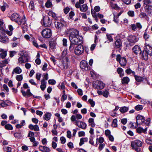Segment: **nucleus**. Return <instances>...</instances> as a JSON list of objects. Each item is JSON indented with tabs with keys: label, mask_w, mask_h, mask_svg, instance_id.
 <instances>
[{
	"label": "nucleus",
	"mask_w": 152,
	"mask_h": 152,
	"mask_svg": "<svg viewBox=\"0 0 152 152\" xmlns=\"http://www.w3.org/2000/svg\"><path fill=\"white\" fill-rule=\"evenodd\" d=\"M66 34H69V40L70 42L69 50L73 51L75 45L81 44L83 42V37L79 34V31L72 28L67 29L65 31Z\"/></svg>",
	"instance_id": "nucleus-1"
},
{
	"label": "nucleus",
	"mask_w": 152,
	"mask_h": 152,
	"mask_svg": "<svg viewBox=\"0 0 152 152\" xmlns=\"http://www.w3.org/2000/svg\"><path fill=\"white\" fill-rule=\"evenodd\" d=\"M10 18L12 21L15 22L18 24L22 25L23 33L28 31V26L26 23V19L25 18L21 20L20 15L18 14L15 13L11 15Z\"/></svg>",
	"instance_id": "nucleus-2"
},
{
	"label": "nucleus",
	"mask_w": 152,
	"mask_h": 152,
	"mask_svg": "<svg viewBox=\"0 0 152 152\" xmlns=\"http://www.w3.org/2000/svg\"><path fill=\"white\" fill-rule=\"evenodd\" d=\"M142 143L140 140L137 139L131 142V146L133 150L137 152L141 151L140 147L142 146Z\"/></svg>",
	"instance_id": "nucleus-3"
},
{
	"label": "nucleus",
	"mask_w": 152,
	"mask_h": 152,
	"mask_svg": "<svg viewBox=\"0 0 152 152\" xmlns=\"http://www.w3.org/2000/svg\"><path fill=\"white\" fill-rule=\"evenodd\" d=\"M139 40V38L134 35H130L127 38L129 45L132 46L134 45Z\"/></svg>",
	"instance_id": "nucleus-4"
},
{
	"label": "nucleus",
	"mask_w": 152,
	"mask_h": 152,
	"mask_svg": "<svg viewBox=\"0 0 152 152\" xmlns=\"http://www.w3.org/2000/svg\"><path fill=\"white\" fill-rule=\"evenodd\" d=\"M116 60L118 62L121 66L124 67L126 64L127 60L125 57H122L119 54L116 55Z\"/></svg>",
	"instance_id": "nucleus-5"
},
{
	"label": "nucleus",
	"mask_w": 152,
	"mask_h": 152,
	"mask_svg": "<svg viewBox=\"0 0 152 152\" xmlns=\"http://www.w3.org/2000/svg\"><path fill=\"white\" fill-rule=\"evenodd\" d=\"M41 35L44 38H48L51 36L52 32L50 29L45 28L42 30Z\"/></svg>",
	"instance_id": "nucleus-6"
},
{
	"label": "nucleus",
	"mask_w": 152,
	"mask_h": 152,
	"mask_svg": "<svg viewBox=\"0 0 152 152\" xmlns=\"http://www.w3.org/2000/svg\"><path fill=\"white\" fill-rule=\"evenodd\" d=\"M84 47L80 44L78 45L75 48L74 52L76 55L79 56L84 52Z\"/></svg>",
	"instance_id": "nucleus-7"
},
{
	"label": "nucleus",
	"mask_w": 152,
	"mask_h": 152,
	"mask_svg": "<svg viewBox=\"0 0 152 152\" xmlns=\"http://www.w3.org/2000/svg\"><path fill=\"white\" fill-rule=\"evenodd\" d=\"M65 23L64 19L61 18L58 21L55 22V25L56 28L61 30L63 28Z\"/></svg>",
	"instance_id": "nucleus-8"
},
{
	"label": "nucleus",
	"mask_w": 152,
	"mask_h": 152,
	"mask_svg": "<svg viewBox=\"0 0 152 152\" xmlns=\"http://www.w3.org/2000/svg\"><path fill=\"white\" fill-rule=\"evenodd\" d=\"M41 22L42 25L45 27L50 26L51 24L50 19L47 16L43 17Z\"/></svg>",
	"instance_id": "nucleus-9"
},
{
	"label": "nucleus",
	"mask_w": 152,
	"mask_h": 152,
	"mask_svg": "<svg viewBox=\"0 0 152 152\" xmlns=\"http://www.w3.org/2000/svg\"><path fill=\"white\" fill-rule=\"evenodd\" d=\"M80 66L83 70L87 71L89 70L90 68L87 61L85 60H82L80 62Z\"/></svg>",
	"instance_id": "nucleus-10"
},
{
	"label": "nucleus",
	"mask_w": 152,
	"mask_h": 152,
	"mask_svg": "<svg viewBox=\"0 0 152 152\" xmlns=\"http://www.w3.org/2000/svg\"><path fill=\"white\" fill-rule=\"evenodd\" d=\"M145 118L143 116L140 115H138L136 117L137 127L138 125H140L143 123L145 121Z\"/></svg>",
	"instance_id": "nucleus-11"
},
{
	"label": "nucleus",
	"mask_w": 152,
	"mask_h": 152,
	"mask_svg": "<svg viewBox=\"0 0 152 152\" xmlns=\"http://www.w3.org/2000/svg\"><path fill=\"white\" fill-rule=\"evenodd\" d=\"M75 124L79 127L83 129H86L87 126L86 124L82 121L76 120Z\"/></svg>",
	"instance_id": "nucleus-12"
},
{
	"label": "nucleus",
	"mask_w": 152,
	"mask_h": 152,
	"mask_svg": "<svg viewBox=\"0 0 152 152\" xmlns=\"http://www.w3.org/2000/svg\"><path fill=\"white\" fill-rule=\"evenodd\" d=\"M115 49H121L122 46V42L120 39H117L113 45Z\"/></svg>",
	"instance_id": "nucleus-13"
},
{
	"label": "nucleus",
	"mask_w": 152,
	"mask_h": 152,
	"mask_svg": "<svg viewBox=\"0 0 152 152\" xmlns=\"http://www.w3.org/2000/svg\"><path fill=\"white\" fill-rule=\"evenodd\" d=\"M144 50L148 55L152 56V47L149 45L145 43L144 47Z\"/></svg>",
	"instance_id": "nucleus-14"
},
{
	"label": "nucleus",
	"mask_w": 152,
	"mask_h": 152,
	"mask_svg": "<svg viewBox=\"0 0 152 152\" xmlns=\"http://www.w3.org/2000/svg\"><path fill=\"white\" fill-rule=\"evenodd\" d=\"M144 10L149 16L152 15V6L146 5L144 7Z\"/></svg>",
	"instance_id": "nucleus-15"
},
{
	"label": "nucleus",
	"mask_w": 152,
	"mask_h": 152,
	"mask_svg": "<svg viewBox=\"0 0 152 152\" xmlns=\"http://www.w3.org/2000/svg\"><path fill=\"white\" fill-rule=\"evenodd\" d=\"M132 50L134 53L136 54L141 53V50L140 46L138 45H135L132 48Z\"/></svg>",
	"instance_id": "nucleus-16"
},
{
	"label": "nucleus",
	"mask_w": 152,
	"mask_h": 152,
	"mask_svg": "<svg viewBox=\"0 0 152 152\" xmlns=\"http://www.w3.org/2000/svg\"><path fill=\"white\" fill-rule=\"evenodd\" d=\"M0 41L4 43H7L9 42V39L6 34L1 36L0 34Z\"/></svg>",
	"instance_id": "nucleus-17"
},
{
	"label": "nucleus",
	"mask_w": 152,
	"mask_h": 152,
	"mask_svg": "<svg viewBox=\"0 0 152 152\" xmlns=\"http://www.w3.org/2000/svg\"><path fill=\"white\" fill-rule=\"evenodd\" d=\"M96 83L97 85L96 88L98 89H102L104 87V84L101 81H97Z\"/></svg>",
	"instance_id": "nucleus-18"
},
{
	"label": "nucleus",
	"mask_w": 152,
	"mask_h": 152,
	"mask_svg": "<svg viewBox=\"0 0 152 152\" xmlns=\"http://www.w3.org/2000/svg\"><path fill=\"white\" fill-rule=\"evenodd\" d=\"M30 37H29V41L32 43L33 45L36 47H38V45L34 37L33 36L32 34H30Z\"/></svg>",
	"instance_id": "nucleus-19"
},
{
	"label": "nucleus",
	"mask_w": 152,
	"mask_h": 152,
	"mask_svg": "<svg viewBox=\"0 0 152 152\" xmlns=\"http://www.w3.org/2000/svg\"><path fill=\"white\" fill-rule=\"evenodd\" d=\"M39 150L43 152H49L50 151V149L47 147L43 146H39Z\"/></svg>",
	"instance_id": "nucleus-20"
},
{
	"label": "nucleus",
	"mask_w": 152,
	"mask_h": 152,
	"mask_svg": "<svg viewBox=\"0 0 152 152\" xmlns=\"http://www.w3.org/2000/svg\"><path fill=\"white\" fill-rule=\"evenodd\" d=\"M29 129L31 130H33L37 132L39 131V127L37 125H33L32 124L29 125Z\"/></svg>",
	"instance_id": "nucleus-21"
},
{
	"label": "nucleus",
	"mask_w": 152,
	"mask_h": 152,
	"mask_svg": "<svg viewBox=\"0 0 152 152\" xmlns=\"http://www.w3.org/2000/svg\"><path fill=\"white\" fill-rule=\"evenodd\" d=\"M0 52H1V58L2 59L5 58L7 54V51L1 48H0Z\"/></svg>",
	"instance_id": "nucleus-22"
},
{
	"label": "nucleus",
	"mask_w": 152,
	"mask_h": 152,
	"mask_svg": "<svg viewBox=\"0 0 152 152\" xmlns=\"http://www.w3.org/2000/svg\"><path fill=\"white\" fill-rule=\"evenodd\" d=\"M41 85L40 86V88L42 91L45 90L47 82L44 79H43L41 81Z\"/></svg>",
	"instance_id": "nucleus-23"
},
{
	"label": "nucleus",
	"mask_w": 152,
	"mask_h": 152,
	"mask_svg": "<svg viewBox=\"0 0 152 152\" xmlns=\"http://www.w3.org/2000/svg\"><path fill=\"white\" fill-rule=\"evenodd\" d=\"M28 57H25L24 55H23L19 58L18 61L20 63H22L28 61Z\"/></svg>",
	"instance_id": "nucleus-24"
},
{
	"label": "nucleus",
	"mask_w": 152,
	"mask_h": 152,
	"mask_svg": "<svg viewBox=\"0 0 152 152\" xmlns=\"http://www.w3.org/2000/svg\"><path fill=\"white\" fill-rule=\"evenodd\" d=\"M147 128L146 127L144 129L141 127H139L137 129L136 131L139 134H140L142 132L144 133L145 134H146L147 133Z\"/></svg>",
	"instance_id": "nucleus-25"
},
{
	"label": "nucleus",
	"mask_w": 152,
	"mask_h": 152,
	"mask_svg": "<svg viewBox=\"0 0 152 152\" xmlns=\"http://www.w3.org/2000/svg\"><path fill=\"white\" fill-rule=\"evenodd\" d=\"M20 91L23 96L26 98L28 96V89H27L26 90L23 89V88H21Z\"/></svg>",
	"instance_id": "nucleus-26"
},
{
	"label": "nucleus",
	"mask_w": 152,
	"mask_h": 152,
	"mask_svg": "<svg viewBox=\"0 0 152 152\" xmlns=\"http://www.w3.org/2000/svg\"><path fill=\"white\" fill-rule=\"evenodd\" d=\"M140 17L142 18L145 19L147 21L149 20V18L148 16V15L145 12H141L140 14Z\"/></svg>",
	"instance_id": "nucleus-27"
},
{
	"label": "nucleus",
	"mask_w": 152,
	"mask_h": 152,
	"mask_svg": "<svg viewBox=\"0 0 152 152\" xmlns=\"http://www.w3.org/2000/svg\"><path fill=\"white\" fill-rule=\"evenodd\" d=\"M80 9V11L81 12H86L88 9V7L87 5L86 4H85L81 5Z\"/></svg>",
	"instance_id": "nucleus-28"
},
{
	"label": "nucleus",
	"mask_w": 152,
	"mask_h": 152,
	"mask_svg": "<svg viewBox=\"0 0 152 152\" xmlns=\"http://www.w3.org/2000/svg\"><path fill=\"white\" fill-rule=\"evenodd\" d=\"M22 72V70L19 67L17 66L13 70L12 72V74H13L14 73L16 74H20Z\"/></svg>",
	"instance_id": "nucleus-29"
},
{
	"label": "nucleus",
	"mask_w": 152,
	"mask_h": 152,
	"mask_svg": "<svg viewBox=\"0 0 152 152\" xmlns=\"http://www.w3.org/2000/svg\"><path fill=\"white\" fill-rule=\"evenodd\" d=\"M144 50L142 51L141 55V58L143 59H144L145 60H147L148 58V54L145 51V52Z\"/></svg>",
	"instance_id": "nucleus-30"
},
{
	"label": "nucleus",
	"mask_w": 152,
	"mask_h": 152,
	"mask_svg": "<svg viewBox=\"0 0 152 152\" xmlns=\"http://www.w3.org/2000/svg\"><path fill=\"white\" fill-rule=\"evenodd\" d=\"M29 139L31 142L33 143L34 144L33 145V147H36L38 145L39 143L37 141H35L34 137H31L29 138Z\"/></svg>",
	"instance_id": "nucleus-31"
},
{
	"label": "nucleus",
	"mask_w": 152,
	"mask_h": 152,
	"mask_svg": "<svg viewBox=\"0 0 152 152\" xmlns=\"http://www.w3.org/2000/svg\"><path fill=\"white\" fill-rule=\"evenodd\" d=\"M118 73L119 75L121 77L124 76V73L123 69L121 68L118 67L117 69Z\"/></svg>",
	"instance_id": "nucleus-32"
},
{
	"label": "nucleus",
	"mask_w": 152,
	"mask_h": 152,
	"mask_svg": "<svg viewBox=\"0 0 152 152\" xmlns=\"http://www.w3.org/2000/svg\"><path fill=\"white\" fill-rule=\"evenodd\" d=\"M129 81V78L127 77H125L121 80V83L122 84H128Z\"/></svg>",
	"instance_id": "nucleus-33"
},
{
	"label": "nucleus",
	"mask_w": 152,
	"mask_h": 152,
	"mask_svg": "<svg viewBox=\"0 0 152 152\" xmlns=\"http://www.w3.org/2000/svg\"><path fill=\"white\" fill-rule=\"evenodd\" d=\"M51 116V114L50 113H47L44 115L43 116V118L44 120L48 121L50 118Z\"/></svg>",
	"instance_id": "nucleus-34"
},
{
	"label": "nucleus",
	"mask_w": 152,
	"mask_h": 152,
	"mask_svg": "<svg viewBox=\"0 0 152 152\" xmlns=\"http://www.w3.org/2000/svg\"><path fill=\"white\" fill-rule=\"evenodd\" d=\"M129 107L125 106H124L120 108L119 111L122 113H125L128 111L129 110Z\"/></svg>",
	"instance_id": "nucleus-35"
},
{
	"label": "nucleus",
	"mask_w": 152,
	"mask_h": 152,
	"mask_svg": "<svg viewBox=\"0 0 152 152\" xmlns=\"http://www.w3.org/2000/svg\"><path fill=\"white\" fill-rule=\"evenodd\" d=\"M88 139L87 137H83L80 139V142L79 143V145L81 146L83 145L84 142H87Z\"/></svg>",
	"instance_id": "nucleus-36"
},
{
	"label": "nucleus",
	"mask_w": 152,
	"mask_h": 152,
	"mask_svg": "<svg viewBox=\"0 0 152 152\" xmlns=\"http://www.w3.org/2000/svg\"><path fill=\"white\" fill-rule=\"evenodd\" d=\"M136 81L138 82H140L144 80V78L139 76L135 75L134 76Z\"/></svg>",
	"instance_id": "nucleus-37"
},
{
	"label": "nucleus",
	"mask_w": 152,
	"mask_h": 152,
	"mask_svg": "<svg viewBox=\"0 0 152 152\" xmlns=\"http://www.w3.org/2000/svg\"><path fill=\"white\" fill-rule=\"evenodd\" d=\"M125 72L128 75H130L132 74L134 75L135 74V72L132 71L130 68H129L125 70Z\"/></svg>",
	"instance_id": "nucleus-38"
},
{
	"label": "nucleus",
	"mask_w": 152,
	"mask_h": 152,
	"mask_svg": "<svg viewBox=\"0 0 152 152\" xmlns=\"http://www.w3.org/2000/svg\"><path fill=\"white\" fill-rule=\"evenodd\" d=\"M69 61V59L67 57H65V58L63 60V62H66V63L65 64V66L64 64V68H67L68 67V62Z\"/></svg>",
	"instance_id": "nucleus-39"
},
{
	"label": "nucleus",
	"mask_w": 152,
	"mask_h": 152,
	"mask_svg": "<svg viewBox=\"0 0 152 152\" xmlns=\"http://www.w3.org/2000/svg\"><path fill=\"white\" fill-rule=\"evenodd\" d=\"M4 128L8 130H12L13 129L12 126L10 124H6L4 126Z\"/></svg>",
	"instance_id": "nucleus-40"
},
{
	"label": "nucleus",
	"mask_w": 152,
	"mask_h": 152,
	"mask_svg": "<svg viewBox=\"0 0 152 152\" xmlns=\"http://www.w3.org/2000/svg\"><path fill=\"white\" fill-rule=\"evenodd\" d=\"M134 108L137 111H140L142 110L143 107L142 105H138L135 106Z\"/></svg>",
	"instance_id": "nucleus-41"
},
{
	"label": "nucleus",
	"mask_w": 152,
	"mask_h": 152,
	"mask_svg": "<svg viewBox=\"0 0 152 152\" xmlns=\"http://www.w3.org/2000/svg\"><path fill=\"white\" fill-rule=\"evenodd\" d=\"M0 105L2 107H6L8 104L3 100H0Z\"/></svg>",
	"instance_id": "nucleus-42"
},
{
	"label": "nucleus",
	"mask_w": 152,
	"mask_h": 152,
	"mask_svg": "<svg viewBox=\"0 0 152 152\" xmlns=\"http://www.w3.org/2000/svg\"><path fill=\"white\" fill-rule=\"evenodd\" d=\"M9 58H8L5 59L2 61V63L4 66L7 64L10 61Z\"/></svg>",
	"instance_id": "nucleus-43"
},
{
	"label": "nucleus",
	"mask_w": 152,
	"mask_h": 152,
	"mask_svg": "<svg viewBox=\"0 0 152 152\" xmlns=\"http://www.w3.org/2000/svg\"><path fill=\"white\" fill-rule=\"evenodd\" d=\"M109 94V92L107 90L104 91H103V96L106 98H107L108 97Z\"/></svg>",
	"instance_id": "nucleus-44"
},
{
	"label": "nucleus",
	"mask_w": 152,
	"mask_h": 152,
	"mask_svg": "<svg viewBox=\"0 0 152 152\" xmlns=\"http://www.w3.org/2000/svg\"><path fill=\"white\" fill-rule=\"evenodd\" d=\"M117 121L116 119H114L112 124V126L114 127H116L117 126Z\"/></svg>",
	"instance_id": "nucleus-45"
},
{
	"label": "nucleus",
	"mask_w": 152,
	"mask_h": 152,
	"mask_svg": "<svg viewBox=\"0 0 152 152\" xmlns=\"http://www.w3.org/2000/svg\"><path fill=\"white\" fill-rule=\"evenodd\" d=\"M52 5V3L49 0H48L45 3V6L47 8L50 7Z\"/></svg>",
	"instance_id": "nucleus-46"
},
{
	"label": "nucleus",
	"mask_w": 152,
	"mask_h": 152,
	"mask_svg": "<svg viewBox=\"0 0 152 152\" xmlns=\"http://www.w3.org/2000/svg\"><path fill=\"white\" fill-rule=\"evenodd\" d=\"M58 87L59 88H61L62 89H64L65 88V84L64 82H63L61 84V85H58Z\"/></svg>",
	"instance_id": "nucleus-47"
},
{
	"label": "nucleus",
	"mask_w": 152,
	"mask_h": 152,
	"mask_svg": "<svg viewBox=\"0 0 152 152\" xmlns=\"http://www.w3.org/2000/svg\"><path fill=\"white\" fill-rule=\"evenodd\" d=\"M128 15L130 17H133L134 16V12L133 11H129L127 12Z\"/></svg>",
	"instance_id": "nucleus-48"
},
{
	"label": "nucleus",
	"mask_w": 152,
	"mask_h": 152,
	"mask_svg": "<svg viewBox=\"0 0 152 152\" xmlns=\"http://www.w3.org/2000/svg\"><path fill=\"white\" fill-rule=\"evenodd\" d=\"M23 76L22 75H17L16 77V79L18 81H20L23 79Z\"/></svg>",
	"instance_id": "nucleus-49"
},
{
	"label": "nucleus",
	"mask_w": 152,
	"mask_h": 152,
	"mask_svg": "<svg viewBox=\"0 0 152 152\" xmlns=\"http://www.w3.org/2000/svg\"><path fill=\"white\" fill-rule=\"evenodd\" d=\"M88 102L91 105V107H94L95 104V103L92 99H89L88 100Z\"/></svg>",
	"instance_id": "nucleus-50"
},
{
	"label": "nucleus",
	"mask_w": 152,
	"mask_h": 152,
	"mask_svg": "<svg viewBox=\"0 0 152 152\" xmlns=\"http://www.w3.org/2000/svg\"><path fill=\"white\" fill-rule=\"evenodd\" d=\"M14 137L18 138H20L22 136V134L21 133H15L14 134Z\"/></svg>",
	"instance_id": "nucleus-51"
},
{
	"label": "nucleus",
	"mask_w": 152,
	"mask_h": 152,
	"mask_svg": "<svg viewBox=\"0 0 152 152\" xmlns=\"http://www.w3.org/2000/svg\"><path fill=\"white\" fill-rule=\"evenodd\" d=\"M56 44L55 42L51 41L50 42V48L54 49L55 47Z\"/></svg>",
	"instance_id": "nucleus-52"
},
{
	"label": "nucleus",
	"mask_w": 152,
	"mask_h": 152,
	"mask_svg": "<svg viewBox=\"0 0 152 152\" xmlns=\"http://www.w3.org/2000/svg\"><path fill=\"white\" fill-rule=\"evenodd\" d=\"M10 56L11 58L13 57L16 53V52L15 51H10L9 52Z\"/></svg>",
	"instance_id": "nucleus-53"
},
{
	"label": "nucleus",
	"mask_w": 152,
	"mask_h": 152,
	"mask_svg": "<svg viewBox=\"0 0 152 152\" xmlns=\"http://www.w3.org/2000/svg\"><path fill=\"white\" fill-rule=\"evenodd\" d=\"M151 119L150 118L147 119L145 121V125L148 126L150 123V122Z\"/></svg>",
	"instance_id": "nucleus-54"
},
{
	"label": "nucleus",
	"mask_w": 152,
	"mask_h": 152,
	"mask_svg": "<svg viewBox=\"0 0 152 152\" xmlns=\"http://www.w3.org/2000/svg\"><path fill=\"white\" fill-rule=\"evenodd\" d=\"M107 39L110 41V42H112L113 41V39L110 34H107L106 35Z\"/></svg>",
	"instance_id": "nucleus-55"
},
{
	"label": "nucleus",
	"mask_w": 152,
	"mask_h": 152,
	"mask_svg": "<svg viewBox=\"0 0 152 152\" xmlns=\"http://www.w3.org/2000/svg\"><path fill=\"white\" fill-rule=\"evenodd\" d=\"M69 18L70 19L72 18L75 15L74 12L73 11H71L69 14Z\"/></svg>",
	"instance_id": "nucleus-56"
},
{
	"label": "nucleus",
	"mask_w": 152,
	"mask_h": 152,
	"mask_svg": "<svg viewBox=\"0 0 152 152\" xmlns=\"http://www.w3.org/2000/svg\"><path fill=\"white\" fill-rule=\"evenodd\" d=\"M60 140L62 144H64L66 142V139L64 137H61Z\"/></svg>",
	"instance_id": "nucleus-57"
},
{
	"label": "nucleus",
	"mask_w": 152,
	"mask_h": 152,
	"mask_svg": "<svg viewBox=\"0 0 152 152\" xmlns=\"http://www.w3.org/2000/svg\"><path fill=\"white\" fill-rule=\"evenodd\" d=\"M30 5L31 6V10H34V2L32 1H30L29 6Z\"/></svg>",
	"instance_id": "nucleus-58"
},
{
	"label": "nucleus",
	"mask_w": 152,
	"mask_h": 152,
	"mask_svg": "<svg viewBox=\"0 0 152 152\" xmlns=\"http://www.w3.org/2000/svg\"><path fill=\"white\" fill-rule=\"evenodd\" d=\"M67 98V96L66 95H63L61 99V101L63 102L66 100Z\"/></svg>",
	"instance_id": "nucleus-59"
},
{
	"label": "nucleus",
	"mask_w": 152,
	"mask_h": 152,
	"mask_svg": "<svg viewBox=\"0 0 152 152\" xmlns=\"http://www.w3.org/2000/svg\"><path fill=\"white\" fill-rule=\"evenodd\" d=\"M48 82L49 84L53 85L55 84L56 83V81L53 79L49 80Z\"/></svg>",
	"instance_id": "nucleus-60"
},
{
	"label": "nucleus",
	"mask_w": 152,
	"mask_h": 152,
	"mask_svg": "<svg viewBox=\"0 0 152 152\" xmlns=\"http://www.w3.org/2000/svg\"><path fill=\"white\" fill-rule=\"evenodd\" d=\"M6 31L3 28H0V32L2 34L5 35Z\"/></svg>",
	"instance_id": "nucleus-61"
},
{
	"label": "nucleus",
	"mask_w": 152,
	"mask_h": 152,
	"mask_svg": "<svg viewBox=\"0 0 152 152\" xmlns=\"http://www.w3.org/2000/svg\"><path fill=\"white\" fill-rule=\"evenodd\" d=\"M85 135V133L83 131H80L78 132V136L79 137L84 136Z\"/></svg>",
	"instance_id": "nucleus-62"
},
{
	"label": "nucleus",
	"mask_w": 152,
	"mask_h": 152,
	"mask_svg": "<svg viewBox=\"0 0 152 152\" xmlns=\"http://www.w3.org/2000/svg\"><path fill=\"white\" fill-rule=\"evenodd\" d=\"M145 142L148 144H152V139H146L145 140Z\"/></svg>",
	"instance_id": "nucleus-63"
},
{
	"label": "nucleus",
	"mask_w": 152,
	"mask_h": 152,
	"mask_svg": "<svg viewBox=\"0 0 152 152\" xmlns=\"http://www.w3.org/2000/svg\"><path fill=\"white\" fill-rule=\"evenodd\" d=\"M41 76V74L39 73H37L36 74V78L38 80H40V78Z\"/></svg>",
	"instance_id": "nucleus-64"
}]
</instances>
